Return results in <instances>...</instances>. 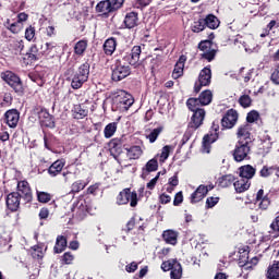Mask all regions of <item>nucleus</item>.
<instances>
[{"label":"nucleus","mask_w":279,"mask_h":279,"mask_svg":"<svg viewBox=\"0 0 279 279\" xmlns=\"http://www.w3.org/2000/svg\"><path fill=\"white\" fill-rule=\"evenodd\" d=\"M32 250H33L32 252L33 258H35L36 260H41V258H44L45 253H43L41 246L35 245L32 247Z\"/></svg>","instance_id":"55"},{"label":"nucleus","mask_w":279,"mask_h":279,"mask_svg":"<svg viewBox=\"0 0 279 279\" xmlns=\"http://www.w3.org/2000/svg\"><path fill=\"white\" fill-rule=\"evenodd\" d=\"M34 62H38V58L32 54V52L27 51L23 57V63L25 64V66H29L34 64Z\"/></svg>","instance_id":"52"},{"label":"nucleus","mask_w":279,"mask_h":279,"mask_svg":"<svg viewBox=\"0 0 279 279\" xmlns=\"http://www.w3.org/2000/svg\"><path fill=\"white\" fill-rule=\"evenodd\" d=\"M268 233L274 239H279V215L271 221Z\"/></svg>","instance_id":"42"},{"label":"nucleus","mask_w":279,"mask_h":279,"mask_svg":"<svg viewBox=\"0 0 279 279\" xmlns=\"http://www.w3.org/2000/svg\"><path fill=\"white\" fill-rule=\"evenodd\" d=\"M234 180H236L234 175L225 174L218 179V186L221 189H228V186H232V184H234Z\"/></svg>","instance_id":"38"},{"label":"nucleus","mask_w":279,"mask_h":279,"mask_svg":"<svg viewBox=\"0 0 279 279\" xmlns=\"http://www.w3.org/2000/svg\"><path fill=\"white\" fill-rule=\"evenodd\" d=\"M177 262L178 259H169V260L162 262L161 264L162 271H171V269H173V266L175 265Z\"/></svg>","instance_id":"60"},{"label":"nucleus","mask_w":279,"mask_h":279,"mask_svg":"<svg viewBox=\"0 0 279 279\" xmlns=\"http://www.w3.org/2000/svg\"><path fill=\"white\" fill-rule=\"evenodd\" d=\"M239 143H252V125L248 123L241 124L236 131Z\"/></svg>","instance_id":"14"},{"label":"nucleus","mask_w":279,"mask_h":279,"mask_svg":"<svg viewBox=\"0 0 279 279\" xmlns=\"http://www.w3.org/2000/svg\"><path fill=\"white\" fill-rule=\"evenodd\" d=\"M13 49H14V51H17L19 53H21L23 51V49H25V41H23V39L14 40Z\"/></svg>","instance_id":"63"},{"label":"nucleus","mask_w":279,"mask_h":279,"mask_svg":"<svg viewBox=\"0 0 279 279\" xmlns=\"http://www.w3.org/2000/svg\"><path fill=\"white\" fill-rule=\"evenodd\" d=\"M46 50L39 52L38 51V46H36V44H33L29 49L28 52L32 56H35L37 58V60H40L41 56H49V52L51 51V49H53L54 46L51 45V43H46Z\"/></svg>","instance_id":"28"},{"label":"nucleus","mask_w":279,"mask_h":279,"mask_svg":"<svg viewBox=\"0 0 279 279\" xmlns=\"http://www.w3.org/2000/svg\"><path fill=\"white\" fill-rule=\"evenodd\" d=\"M218 140H219V133L209 132L205 134L202 142L204 154H210L213 143H217Z\"/></svg>","instance_id":"18"},{"label":"nucleus","mask_w":279,"mask_h":279,"mask_svg":"<svg viewBox=\"0 0 279 279\" xmlns=\"http://www.w3.org/2000/svg\"><path fill=\"white\" fill-rule=\"evenodd\" d=\"M211 80H213V70H210V66H205L203 70H201L198 74V80L194 84L195 95L199 94L202 92V88H204V86H208Z\"/></svg>","instance_id":"9"},{"label":"nucleus","mask_w":279,"mask_h":279,"mask_svg":"<svg viewBox=\"0 0 279 279\" xmlns=\"http://www.w3.org/2000/svg\"><path fill=\"white\" fill-rule=\"evenodd\" d=\"M160 64H162V56L157 54L155 58H153L150 60V66L154 70L158 69V66H160Z\"/></svg>","instance_id":"62"},{"label":"nucleus","mask_w":279,"mask_h":279,"mask_svg":"<svg viewBox=\"0 0 279 279\" xmlns=\"http://www.w3.org/2000/svg\"><path fill=\"white\" fill-rule=\"evenodd\" d=\"M255 204H258L259 210H267L271 206L269 194H265V190L259 189L255 196Z\"/></svg>","instance_id":"16"},{"label":"nucleus","mask_w":279,"mask_h":279,"mask_svg":"<svg viewBox=\"0 0 279 279\" xmlns=\"http://www.w3.org/2000/svg\"><path fill=\"white\" fill-rule=\"evenodd\" d=\"M36 195H37V202H39V204H49V202L53 199V194L49 192H43L37 190Z\"/></svg>","instance_id":"41"},{"label":"nucleus","mask_w":279,"mask_h":279,"mask_svg":"<svg viewBox=\"0 0 279 279\" xmlns=\"http://www.w3.org/2000/svg\"><path fill=\"white\" fill-rule=\"evenodd\" d=\"M88 215V209L86 208V206L81 205L75 213V217L76 219H78V221H83V219H86Z\"/></svg>","instance_id":"53"},{"label":"nucleus","mask_w":279,"mask_h":279,"mask_svg":"<svg viewBox=\"0 0 279 279\" xmlns=\"http://www.w3.org/2000/svg\"><path fill=\"white\" fill-rule=\"evenodd\" d=\"M260 119V113L256 110H252L246 116V123H256Z\"/></svg>","instance_id":"54"},{"label":"nucleus","mask_w":279,"mask_h":279,"mask_svg":"<svg viewBox=\"0 0 279 279\" xmlns=\"http://www.w3.org/2000/svg\"><path fill=\"white\" fill-rule=\"evenodd\" d=\"M219 196H209L206 199L205 207L206 208H215L219 204Z\"/></svg>","instance_id":"59"},{"label":"nucleus","mask_w":279,"mask_h":279,"mask_svg":"<svg viewBox=\"0 0 279 279\" xmlns=\"http://www.w3.org/2000/svg\"><path fill=\"white\" fill-rule=\"evenodd\" d=\"M208 195V190L206 189V185L201 184L191 194V204H197L204 199Z\"/></svg>","instance_id":"22"},{"label":"nucleus","mask_w":279,"mask_h":279,"mask_svg":"<svg viewBox=\"0 0 279 279\" xmlns=\"http://www.w3.org/2000/svg\"><path fill=\"white\" fill-rule=\"evenodd\" d=\"M65 165H66L65 159H63V158L57 159L48 168V175H50V178H58V175H60V173H62V169H64Z\"/></svg>","instance_id":"21"},{"label":"nucleus","mask_w":279,"mask_h":279,"mask_svg":"<svg viewBox=\"0 0 279 279\" xmlns=\"http://www.w3.org/2000/svg\"><path fill=\"white\" fill-rule=\"evenodd\" d=\"M141 53H143V50L141 49V46H134L131 49V52H126L122 58L123 62H126L129 66H140L141 65Z\"/></svg>","instance_id":"11"},{"label":"nucleus","mask_w":279,"mask_h":279,"mask_svg":"<svg viewBox=\"0 0 279 279\" xmlns=\"http://www.w3.org/2000/svg\"><path fill=\"white\" fill-rule=\"evenodd\" d=\"M24 38L28 41V43H35L36 40V27L29 25L28 27L25 28V33H24Z\"/></svg>","instance_id":"46"},{"label":"nucleus","mask_w":279,"mask_h":279,"mask_svg":"<svg viewBox=\"0 0 279 279\" xmlns=\"http://www.w3.org/2000/svg\"><path fill=\"white\" fill-rule=\"evenodd\" d=\"M73 260H75V255L71 252H65L61 256V265H73Z\"/></svg>","instance_id":"51"},{"label":"nucleus","mask_w":279,"mask_h":279,"mask_svg":"<svg viewBox=\"0 0 279 279\" xmlns=\"http://www.w3.org/2000/svg\"><path fill=\"white\" fill-rule=\"evenodd\" d=\"M96 12H99L100 14H102V16H110V14L116 11L112 8V3L110 2V0H102L97 3Z\"/></svg>","instance_id":"24"},{"label":"nucleus","mask_w":279,"mask_h":279,"mask_svg":"<svg viewBox=\"0 0 279 279\" xmlns=\"http://www.w3.org/2000/svg\"><path fill=\"white\" fill-rule=\"evenodd\" d=\"M72 117L76 120L86 119V117H88V107L82 104L74 105L72 108Z\"/></svg>","instance_id":"26"},{"label":"nucleus","mask_w":279,"mask_h":279,"mask_svg":"<svg viewBox=\"0 0 279 279\" xmlns=\"http://www.w3.org/2000/svg\"><path fill=\"white\" fill-rule=\"evenodd\" d=\"M239 104L242 108H250L252 106V97L250 95H242L239 98Z\"/></svg>","instance_id":"58"},{"label":"nucleus","mask_w":279,"mask_h":279,"mask_svg":"<svg viewBox=\"0 0 279 279\" xmlns=\"http://www.w3.org/2000/svg\"><path fill=\"white\" fill-rule=\"evenodd\" d=\"M206 29V22L204 17H199L197 21H194V23L191 25V31L194 34H199L201 32H204Z\"/></svg>","instance_id":"40"},{"label":"nucleus","mask_w":279,"mask_h":279,"mask_svg":"<svg viewBox=\"0 0 279 279\" xmlns=\"http://www.w3.org/2000/svg\"><path fill=\"white\" fill-rule=\"evenodd\" d=\"M205 21V27H208L209 29H217L219 27V19L215 16L214 14H208L206 17H204Z\"/></svg>","instance_id":"39"},{"label":"nucleus","mask_w":279,"mask_h":279,"mask_svg":"<svg viewBox=\"0 0 279 279\" xmlns=\"http://www.w3.org/2000/svg\"><path fill=\"white\" fill-rule=\"evenodd\" d=\"M4 27L5 29H8L9 32H11V34H21L23 32V24L19 23V22H11L10 19H8L4 22Z\"/></svg>","instance_id":"35"},{"label":"nucleus","mask_w":279,"mask_h":279,"mask_svg":"<svg viewBox=\"0 0 279 279\" xmlns=\"http://www.w3.org/2000/svg\"><path fill=\"white\" fill-rule=\"evenodd\" d=\"M170 278L182 279V264H180L178 260L174 263L170 270Z\"/></svg>","instance_id":"43"},{"label":"nucleus","mask_w":279,"mask_h":279,"mask_svg":"<svg viewBox=\"0 0 279 279\" xmlns=\"http://www.w3.org/2000/svg\"><path fill=\"white\" fill-rule=\"evenodd\" d=\"M267 279H279V260H274L272 265H269L266 272Z\"/></svg>","instance_id":"37"},{"label":"nucleus","mask_w":279,"mask_h":279,"mask_svg":"<svg viewBox=\"0 0 279 279\" xmlns=\"http://www.w3.org/2000/svg\"><path fill=\"white\" fill-rule=\"evenodd\" d=\"M239 175L244 180H252L256 175V168L252 165H244L239 168Z\"/></svg>","instance_id":"27"},{"label":"nucleus","mask_w":279,"mask_h":279,"mask_svg":"<svg viewBox=\"0 0 279 279\" xmlns=\"http://www.w3.org/2000/svg\"><path fill=\"white\" fill-rule=\"evenodd\" d=\"M88 77H90V60L87 59L74 72L71 81V88H73V90H80V88L88 82Z\"/></svg>","instance_id":"3"},{"label":"nucleus","mask_w":279,"mask_h":279,"mask_svg":"<svg viewBox=\"0 0 279 279\" xmlns=\"http://www.w3.org/2000/svg\"><path fill=\"white\" fill-rule=\"evenodd\" d=\"M0 77L2 82H5L16 95L20 97L25 95V87L23 86V81L21 80V76H19L16 73L8 70L0 73Z\"/></svg>","instance_id":"4"},{"label":"nucleus","mask_w":279,"mask_h":279,"mask_svg":"<svg viewBox=\"0 0 279 279\" xmlns=\"http://www.w3.org/2000/svg\"><path fill=\"white\" fill-rule=\"evenodd\" d=\"M111 80L113 82H121L125 80L132 73V68L122 58L116 59L114 63L111 65Z\"/></svg>","instance_id":"6"},{"label":"nucleus","mask_w":279,"mask_h":279,"mask_svg":"<svg viewBox=\"0 0 279 279\" xmlns=\"http://www.w3.org/2000/svg\"><path fill=\"white\" fill-rule=\"evenodd\" d=\"M183 202H184V194L182 193V191H180L174 195L173 206H180Z\"/></svg>","instance_id":"64"},{"label":"nucleus","mask_w":279,"mask_h":279,"mask_svg":"<svg viewBox=\"0 0 279 279\" xmlns=\"http://www.w3.org/2000/svg\"><path fill=\"white\" fill-rule=\"evenodd\" d=\"M15 193H19L21 195L25 204H32V202L34 201L32 185H29V182L27 180L17 181Z\"/></svg>","instance_id":"10"},{"label":"nucleus","mask_w":279,"mask_h":279,"mask_svg":"<svg viewBox=\"0 0 279 279\" xmlns=\"http://www.w3.org/2000/svg\"><path fill=\"white\" fill-rule=\"evenodd\" d=\"M158 169V159L153 158L148 160L144 168H142V178H146L149 173H154Z\"/></svg>","instance_id":"33"},{"label":"nucleus","mask_w":279,"mask_h":279,"mask_svg":"<svg viewBox=\"0 0 279 279\" xmlns=\"http://www.w3.org/2000/svg\"><path fill=\"white\" fill-rule=\"evenodd\" d=\"M239 121V112H236L235 109H229L223 114L221 119V128L222 130H232L234 125H236V122Z\"/></svg>","instance_id":"13"},{"label":"nucleus","mask_w":279,"mask_h":279,"mask_svg":"<svg viewBox=\"0 0 279 279\" xmlns=\"http://www.w3.org/2000/svg\"><path fill=\"white\" fill-rule=\"evenodd\" d=\"M134 105V97L125 90H118L112 98L113 112H128Z\"/></svg>","instance_id":"2"},{"label":"nucleus","mask_w":279,"mask_h":279,"mask_svg":"<svg viewBox=\"0 0 279 279\" xmlns=\"http://www.w3.org/2000/svg\"><path fill=\"white\" fill-rule=\"evenodd\" d=\"M116 203L118 206H126V204H130L131 208H136V206H138V194L132 192V189L125 187L116 197Z\"/></svg>","instance_id":"7"},{"label":"nucleus","mask_w":279,"mask_h":279,"mask_svg":"<svg viewBox=\"0 0 279 279\" xmlns=\"http://www.w3.org/2000/svg\"><path fill=\"white\" fill-rule=\"evenodd\" d=\"M123 25L126 29H134V27H138V12L136 11L126 12L124 16Z\"/></svg>","instance_id":"20"},{"label":"nucleus","mask_w":279,"mask_h":279,"mask_svg":"<svg viewBox=\"0 0 279 279\" xmlns=\"http://www.w3.org/2000/svg\"><path fill=\"white\" fill-rule=\"evenodd\" d=\"M173 147L171 145H166L161 148L160 153V162H165L169 158V154H171V150Z\"/></svg>","instance_id":"56"},{"label":"nucleus","mask_w":279,"mask_h":279,"mask_svg":"<svg viewBox=\"0 0 279 279\" xmlns=\"http://www.w3.org/2000/svg\"><path fill=\"white\" fill-rule=\"evenodd\" d=\"M109 151L114 160L119 161V156L123 154V138L114 137L109 142Z\"/></svg>","instance_id":"15"},{"label":"nucleus","mask_w":279,"mask_h":279,"mask_svg":"<svg viewBox=\"0 0 279 279\" xmlns=\"http://www.w3.org/2000/svg\"><path fill=\"white\" fill-rule=\"evenodd\" d=\"M102 51L107 56H112L117 51V38L109 37L102 45Z\"/></svg>","instance_id":"29"},{"label":"nucleus","mask_w":279,"mask_h":279,"mask_svg":"<svg viewBox=\"0 0 279 279\" xmlns=\"http://www.w3.org/2000/svg\"><path fill=\"white\" fill-rule=\"evenodd\" d=\"M68 245L69 242L66 240V236L58 235L56 239V244L53 246V254H62V252L66 250Z\"/></svg>","instance_id":"30"},{"label":"nucleus","mask_w":279,"mask_h":279,"mask_svg":"<svg viewBox=\"0 0 279 279\" xmlns=\"http://www.w3.org/2000/svg\"><path fill=\"white\" fill-rule=\"evenodd\" d=\"M118 124L117 122H111L105 126L104 136L105 138H112L113 134L117 133Z\"/></svg>","instance_id":"44"},{"label":"nucleus","mask_w":279,"mask_h":279,"mask_svg":"<svg viewBox=\"0 0 279 279\" xmlns=\"http://www.w3.org/2000/svg\"><path fill=\"white\" fill-rule=\"evenodd\" d=\"M125 149L129 160H138V158L143 156V148H141V146H131L130 148Z\"/></svg>","instance_id":"36"},{"label":"nucleus","mask_w":279,"mask_h":279,"mask_svg":"<svg viewBox=\"0 0 279 279\" xmlns=\"http://www.w3.org/2000/svg\"><path fill=\"white\" fill-rule=\"evenodd\" d=\"M162 126H159L157 129H154L147 136L146 138L149 140V143H156V141H158V136H160V134H162Z\"/></svg>","instance_id":"50"},{"label":"nucleus","mask_w":279,"mask_h":279,"mask_svg":"<svg viewBox=\"0 0 279 279\" xmlns=\"http://www.w3.org/2000/svg\"><path fill=\"white\" fill-rule=\"evenodd\" d=\"M21 199L23 196L19 192H10L5 196V206L10 213H19L21 210Z\"/></svg>","instance_id":"12"},{"label":"nucleus","mask_w":279,"mask_h":279,"mask_svg":"<svg viewBox=\"0 0 279 279\" xmlns=\"http://www.w3.org/2000/svg\"><path fill=\"white\" fill-rule=\"evenodd\" d=\"M180 233L173 229L165 230L161 234L162 240L167 245H178V236Z\"/></svg>","instance_id":"23"},{"label":"nucleus","mask_w":279,"mask_h":279,"mask_svg":"<svg viewBox=\"0 0 279 279\" xmlns=\"http://www.w3.org/2000/svg\"><path fill=\"white\" fill-rule=\"evenodd\" d=\"M88 49V39H81L74 45V56H78V58L84 57L86 50Z\"/></svg>","instance_id":"34"},{"label":"nucleus","mask_w":279,"mask_h":279,"mask_svg":"<svg viewBox=\"0 0 279 279\" xmlns=\"http://www.w3.org/2000/svg\"><path fill=\"white\" fill-rule=\"evenodd\" d=\"M88 183H86L84 180H77L71 185V193H80V191H84Z\"/></svg>","instance_id":"47"},{"label":"nucleus","mask_w":279,"mask_h":279,"mask_svg":"<svg viewBox=\"0 0 279 279\" xmlns=\"http://www.w3.org/2000/svg\"><path fill=\"white\" fill-rule=\"evenodd\" d=\"M270 81L276 86H279V63L275 66L274 71L270 75Z\"/></svg>","instance_id":"61"},{"label":"nucleus","mask_w":279,"mask_h":279,"mask_svg":"<svg viewBox=\"0 0 279 279\" xmlns=\"http://www.w3.org/2000/svg\"><path fill=\"white\" fill-rule=\"evenodd\" d=\"M208 38L209 39L199 41L198 49L199 51H203V53L201 54L203 60H207V62H213V60L217 58V51H219V49L217 48V44L213 43V40L215 39V33H211Z\"/></svg>","instance_id":"5"},{"label":"nucleus","mask_w":279,"mask_h":279,"mask_svg":"<svg viewBox=\"0 0 279 279\" xmlns=\"http://www.w3.org/2000/svg\"><path fill=\"white\" fill-rule=\"evenodd\" d=\"M195 130H199V128H193L191 126V122H189L187 124V130L185 131V133L183 134V137L181 140V145H186L189 143V141H191V136H193V133L195 132Z\"/></svg>","instance_id":"45"},{"label":"nucleus","mask_w":279,"mask_h":279,"mask_svg":"<svg viewBox=\"0 0 279 279\" xmlns=\"http://www.w3.org/2000/svg\"><path fill=\"white\" fill-rule=\"evenodd\" d=\"M239 265L245 269V271H252V265H250V251H240Z\"/></svg>","instance_id":"31"},{"label":"nucleus","mask_w":279,"mask_h":279,"mask_svg":"<svg viewBox=\"0 0 279 279\" xmlns=\"http://www.w3.org/2000/svg\"><path fill=\"white\" fill-rule=\"evenodd\" d=\"M185 63H186V56L181 54L174 65L173 72H172L173 80H180V77H182V75H184V64Z\"/></svg>","instance_id":"25"},{"label":"nucleus","mask_w":279,"mask_h":279,"mask_svg":"<svg viewBox=\"0 0 279 279\" xmlns=\"http://www.w3.org/2000/svg\"><path fill=\"white\" fill-rule=\"evenodd\" d=\"M213 104V92L210 89L203 90L197 98H189L186 100V107L193 112L190 126L202 128L204 125V119H206V110L199 108V106H210Z\"/></svg>","instance_id":"1"},{"label":"nucleus","mask_w":279,"mask_h":279,"mask_svg":"<svg viewBox=\"0 0 279 279\" xmlns=\"http://www.w3.org/2000/svg\"><path fill=\"white\" fill-rule=\"evenodd\" d=\"M21 119V112L16 109H10L4 113V122L9 128H16L19 125V120Z\"/></svg>","instance_id":"19"},{"label":"nucleus","mask_w":279,"mask_h":279,"mask_svg":"<svg viewBox=\"0 0 279 279\" xmlns=\"http://www.w3.org/2000/svg\"><path fill=\"white\" fill-rule=\"evenodd\" d=\"M151 1L154 0H134L133 8H136V10H145L147 5L151 4Z\"/></svg>","instance_id":"57"},{"label":"nucleus","mask_w":279,"mask_h":279,"mask_svg":"<svg viewBox=\"0 0 279 279\" xmlns=\"http://www.w3.org/2000/svg\"><path fill=\"white\" fill-rule=\"evenodd\" d=\"M233 186L236 193H245V191H250L252 181L241 178L238 181H234Z\"/></svg>","instance_id":"32"},{"label":"nucleus","mask_w":279,"mask_h":279,"mask_svg":"<svg viewBox=\"0 0 279 279\" xmlns=\"http://www.w3.org/2000/svg\"><path fill=\"white\" fill-rule=\"evenodd\" d=\"M275 27H279V20H271L264 29V33L260 34V37L265 38L266 36H269V32H271V29H274Z\"/></svg>","instance_id":"49"},{"label":"nucleus","mask_w":279,"mask_h":279,"mask_svg":"<svg viewBox=\"0 0 279 279\" xmlns=\"http://www.w3.org/2000/svg\"><path fill=\"white\" fill-rule=\"evenodd\" d=\"M250 151H252L250 143L236 142L235 147L232 151L233 160L235 162H243V160H250Z\"/></svg>","instance_id":"8"},{"label":"nucleus","mask_w":279,"mask_h":279,"mask_svg":"<svg viewBox=\"0 0 279 279\" xmlns=\"http://www.w3.org/2000/svg\"><path fill=\"white\" fill-rule=\"evenodd\" d=\"M38 119L44 128H50V130L56 128V118H53L47 109H40L38 112Z\"/></svg>","instance_id":"17"},{"label":"nucleus","mask_w":279,"mask_h":279,"mask_svg":"<svg viewBox=\"0 0 279 279\" xmlns=\"http://www.w3.org/2000/svg\"><path fill=\"white\" fill-rule=\"evenodd\" d=\"M276 171L275 166H263V168L259 170V178H271L274 175V172Z\"/></svg>","instance_id":"48"}]
</instances>
